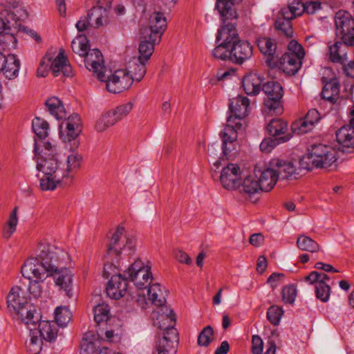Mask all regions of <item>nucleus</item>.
<instances>
[{
  "instance_id": "obj_55",
  "label": "nucleus",
  "mask_w": 354,
  "mask_h": 354,
  "mask_svg": "<svg viewBox=\"0 0 354 354\" xmlns=\"http://www.w3.org/2000/svg\"><path fill=\"white\" fill-rule=\"evenodd\" d=\"M313 128L310 122L307 121L305 118L295 121L291 126L292 132L297 135L306 133Z\"/></svg>"
},
{
  "instance_id": "obj_32",
  "label": "nucleus",
  "mask_w": 354,
  "mask_h": 354,
  "mask_svg": "<svg viewBox=\"0 0 354 354\" xmlns=\"http://www.w3.org/2000/svg\"><path fill=\"white\" fill-rule=\"evenodd\" d=\"M329 55L331 62L343 64L347 62V47L340 41H336L329 46Z\"/></svg>"
},
{
  "instance_id": "obj_64",
  "label": "nucleus",
  "mask_w": 354,
  "mask_h": 354,
  "mask_svg": "<svg viewBox=\"0 0 354 354\" xmlns=\"http://www.w3.org/2000/svg\"><path fill=\"white\" fill-rule=\"evenodd\" d=\"M42 149L41 151V155L39 156H48L50 157L56 156L55 145L51 144L50 142H42Z\"/></svg>"
},
{
  "instance_id": "obj_18",
  "label": "nucleus",
  "mask_w": 354,
  "mask_h": 354,
  "mask_svg": "<svg viewBox=\"0 0 354 354\" xmlns=\"http://www.w3.org/2000/svg\"><path fill=\"white\" fill-rule=\"evenodd\" d=\"M238 188L245 198L253 203L259 199L260 194L263 192L259 178L256 175H249L245 177Z\"/></svg>"
},
{
  "instance_id": "obj_15",
  "label": "nucleus",
  "mask_w": 354,
  "mask_h": 354,
  "mask_svg": "<svg viewBox=\"0 0 354 354\" xmlns=\"http://www.w3.org/2000/svg\"><path fill=\"white\" fill-rule=\"evenodd\" d=\"M107 90L113 93H119L131 87L132 77L126 70L120 69L114 72L111 77L106 76Z\"/></svg>"
},
{
  "instance_id": "obj_4",
  "label": "nucleus",
  "mask_w": 354,
  "mask_h": 354,
  "mask_svg": "<svg viewBox=\"0 0 354 354\" xmlns=\"http://www.w3.org/2000/svg\"><path fill=\"white\" fill-rule=\"evenodd\" d=\"M304 56L302 46L297 41L292 40L288 46V51L279 59V68L287 75H295L301 68Z\"/></svg>"
},
{
  "instance_id": "obj_54",
  "label": "nucleus",
  "mask_w": 354,
  "mask_h": 354,
  "mask_svg": "<svg viewBox=\"0 0 354 354\" xmlns=\"http://www.w3.org/2000/svg\"><path fill=\"white\" fill-rule=\"evenodd\" d=\"M94 320L97 325L109 319V308L105 303L99 304L93 308Z\"/></svg>"
},
{
  "instance_id": "obj_59",
  "label": "nucleus",
  "mask_w": 354,
  "mask_h": 354,
  "mask_svg": "<svg viewBox=\"0 0 354 354\" xmlns=\"http://www.w3.org/2000/svg\"><path fill=\"white\" fill-rule=\"evenodd\" d=\"M133 106L134 104L132 102H128L127 103L118 105L115 109H113V112L118 120L120 121L126 118L131 112Z\"/></svg>"
},
{
  "instance_id": "obj_27",
  "label": "nucleus",
  "mask_w": 354,
  "mask_h": 354,
  "mask_svg": "<svg viewBox=\"0 0 354 354\" xmlns=\"http://www.w3.org/2000/svg\"><path fill=\"white\" fill-rule=\"evenodd\" d=\"M257 46L260 51L266 55V62L269 66L274 65V58L277 50V42L270 37H261L257 39Z\"/></svg>"
},
{
  "instance_id": "obj_42",
  "label": "nucleus",
  "mask_w": 354,
  "mask_h": 354,
  "mask_svg": "<svg viewBox=\"0 0 354 354\" xmlns=\"http://www.w3.org/2000/svg\"><path fill=\"white\" fill-rule=\"evenodd\" d=\"M30 339L26 342L27 351L30 354H39L42 349L43 339L32 327L30 326Z\"/></svg>"
},
{
  "instance_id": "obj_44",
  "label": "nucleus",
  "mask_w": 354,
  "mask_h": 354,
  "mask_svg": "<svg viewBox=\"0 0 354 354\" xmlns=\"http://www.w3.org/2000/svg\"><path fill=\"white\" fill-rule=\"evenodd\" d=\"M282 15L288 19H295L305 12L304 1L294 0L288 7L281 9Z\"/></svg>"
},
{
  "instance_id": "obj_60",
  "label": "nucleus",
  "mask_w": 354,
  "mask_h": 354,
  "mask_svg": "<svg viewBox=\"0 0 354 354\" xmlns=\"http://www.w3.org/2000/svg\"><path fill=\"white\" fill-rule=\"evenodd\" d=\"M283 301L286 304H293L296 296L297 289L295 286L289 285L284 287L281 291Z\"/></svg>"
},
{
  "instance_id": "obj_8",
  "label": "nucleus",
  "mask_w": 354,
  "mask_h": 354,
  "mask_svg": "<svg viewBox=\"0 0 354 354\" xmlns=\"http://www.w3.org/2000/svg\"><path fill=\"white\" fill-rule=\"evenodd\" d=\"M242 128V123L234 124L232 117H228L227 124L220 135L222 138V154L226 159L234 157L239 149L237 143L238 131Z\"/></svg>"
},
{
  "instance_id": "obj_57",
  "label": "nucleus",
  "mask_w": 354,
  "mask_h": 354,
  "mask_svg": "<svg viewBox=\"0 0 354 354\" xmlns=\"http://www.w3.org/2000/svg\"><path fill=\"white\" fill-rule=\"evenodd\" d=\"M213 329L210 326H205L198 336L197 343L200 346H207L213 338Z\"/></svg>"
},
{
  "instance_id": "obj_63",
  "label": "nucleus",
  "mask_w": 354,
  "mask_h": 354,
  "mask_svg": "<svg viewBox=\"0 0 354 354\" xmlns=\"http://www.w3.org/2000/svg\"><path fill=\"white\" fill-rule=\"evenodd\" d=\"M263 342L259 335H253L252 338V351L253 354H262Z\"/></svg>"
},
{
  "instance_id": "obj_21",
  "label": "nucleus",
  "mask_w": 354,
  "mask_h": 354,
  "mask_svg": "<svg viewBox=\"0 0 354 354\" xmlns=\"http://www.w3.org/2000/svg\"><path fill=\"white\" fill-rule=\"evenodd\" d=\"M270 167L275 173L278 180L289 179L297 174V169L293 162L279 158H272L269 162Z\"/></svg>"
},
{
  "instance_id": "obj_2",
  "label": "nucleus",
  "mask_w": 354,
  "mask_h": 354,
  "mask_svg": "<svg viewBox=\"0 0 354 354\" xmlns=\"http://www.w3.org/2000/svg\"><path fill=\"white\" fill-rule=\"evenodd\" d=\"M242 0H217L216 8L218 10L222 21V26L218 29L216 41L225 44L233 45L239 39L236 26L238 14L236 4Z\"/></svg>"
},
{
  "instance_id": "obj_37",
  "label": "nucleus",
  "mask_w": 354,
  "mask_h": 354,
  "mask_svg": "<svg viewBox=\"0 0 354 354\" xmlns=\"http://www.w3.org/2000/svg\"><path fill=\"white\" fill-rule=\"evenodd\" d=\"M259 180L263 192H269L274 187L278 179L274 171L268 165V168L261 172Z\"/></svg>"
},
{
  "instance_id": "obj_61",
  "label": "nucleus",
  "mask_w": 354,
  "mask_h": 354,
  "mask_svg": "<svg viewBox=\"0 0 354 354\" xmlns=\"http://www.w3.org/2000/svg\"><path fill=\"white\" fill-rule=\"evenodd\" d=\"M30 280L28 285V291L31 295L35 298L41 297L42 293V288L40 285V281H42L39 279L32 278Z\"/></svg>"
},
{
  "instance_id": "obj_11",
  "label": "nucleus",
  "mask_w": 354,
  "mask_h": 354,
  "mask_svg": "<svg viewBox=\"0 0 354 354\" xmlns=\"http://www.w3.org/2000/svg\"><path fill=\"white\" fill-rule=\"evenodd\" d=\"M40 144L35 142L34 152L35 157L37 159V170L44 175H64V164L59 161L56 156L50 157L39 156V149Z\"/></svg>"
},
{
  "instance_id": "obj_17",
  "label": "nucleus",
  "mask_w": 354,
  "mask_h": 354,
  "mask_svg": "<svg viewBox=\"0 0 354 354\" xmlns=\"http://www.w3.org/2000/svg\"><path fill=\"white\" fill-rule=\"evenodd\" d=\"M167 20L162 12H153L149 18V26L142 28V34L150 36L154 40H160L161 36L166 30Z\"/></svg>"
},
{
  "instance_id": "obj_23",
  "label": "nucleus",
  "mask_w": 354,
  "mask_h": 354,
  "mask_svg": "<svg viewBox=\"0 0 354 354\" xmlns=\"http://www.w3.org/2000/svg\"><path fill=\"white\" fill-rule=\"evenodd\" d=\"M264 77L257 73L246 74L242 80V86L248 95H257L262 89Z\"/></svg>"
},
{
  "instance_id": "obj_41",
  "label": "nucleus",
  "mask_w": 354,
  "mask_h": 354,
  "mask_svg": "<svg viewBox=\"0 0 354 354\" xmlns=\"http://www.w3.org/2000/svg\"><path fill=\"white\" fill-rule=\"evenodd\" d=\"M147 292L149 299L151 300L154 305L162 306L165 303L167 293L162 290L159 283H155L150 285Z\"/></svg>"
},
{
  "instance_id": "obj_58",
  "label": "nucleus",
  "mask_w": 354,
  "mask_h": 354,
  "mask_svg": "<svg viewBox=\"0 0 354 354\" xmlns=\"http://www.w3.org/2000/svg\"><path fill=\"white\" fill-rule=\"evenodd\" d=\"M283 314L282 308L277 306H272L267 312V318L270 323L274 326L279 324L280 319Z\"/></svg>"
},
{
  "instance_id": "obj_12",
  "label": "nucleus",
  "mask_w": 354,
  "mask_h": 354,
  "mask_svg": "<svg viewBox=\"0 0 354 354\" xmlns=\"http://www.w3.org/2000/svg\"><path fill=\"white\" fill-rule=\"evenodd\" d=\"M109 22L108 10L101 6H95L88 11L86 17H81L75 26L79 32H83L89 26L98 28L108 24Z\"/></svg>"
},
{
  "instance_id": "obj_50",
  "label": "nucleus",
  "mask_w": 354,
  "mask_h": 354,
  "mask_svg": "<svg viewBox=\"0 0 354 354\" xmlns=\"http://www.w3.org/2000/svg\"><path fill=\"white\" fill-rule=\"evenodd\" d=\"M32 127L39 138L45 139L48 136L49 124L45 120L38 117L34 118L32 122Z\"/></svg>"
},
{
  "instance_id": "obj_36",
  "label": "nucleus",
  "mask_w": 354,
  "mask_h": 354,
  "mask_svg": "<svg viewBox=\"0 0 354 354\" xmlns=\"http://www.w3.org/2000/svg\"><path fill=\"white\" fill-rule=\"evenodd\" d=\"M322 95L323 99L335 103L339 96V84L337 80L333 79L324 86Z\"/></svg>"
},
{
  "instance_id": "obj_28",
  "label": "nucleus",
  "mask_w": 354,
  "mask_h": 354,
  "mask_svg": "<svg viewBox=\"0 0 354 354\" xmlns=\"http://www.w3.org/2000/svg\"><path fill=\"white\" fill-rule=\"evenodd\" d=\"M160 40H154L152 37L146 36L142 34L140 30V43L138 48L139 56L138 58L147 62L152 55L154 50V45L160 42Z\"/></svg>"
},
{
  "instance_id": "obj_29",
  "label": "nucleus",
  "mask_w": 354,
  "mask_h": 354,
  "mask_svg": "<svg viewBox=\"0 0 354 354\" xmlns=\"http://www.w3.org/2000/svg\"><path fill=\"white\" fill-rule=\"evenodd\" d=\"M146 62H147L138 57H133L129 62V69L127 72L129 73L130 77H132L133 82L134 80L140 82L142 80L147 71L145 66Z\"/></svg>"
},
{
  "instance_id": "obj_43",
  "label": "nucleus",
  "mask_w": 354,
  "mask_h": 354,
  "mask_svg": "<svg viewBox=\"0 0 354 354\" xmlns=\"http://www.w3.org/2000/svg\"><path fill=\"white\" fill-rule=\"evenodd\" d=\"M2 17H4L6 23V28H10L11 26L15 27L17 25V22L23 20L28 17V13L26 10L19 8L14 11H6V14H1Z\"/></svg>"
},
{
  "instance_id": "obj_47",
  "label": "nucleus",
  "mask_w": 354,
  "mask_h": 354,
  "mask_svg": "<svg viewBox=\"0 0 354 354\" xmlns=\"http://www.w3.org/2000/svg\"><path fill=\"white\" fill-rule=\"evenodd\" d=\"M292 19H288L282 15L281 10H280L275 21L276 29L281 31L286 37H292L293 35V30L291 24Z\"/></svg>"
},
{
  "instance_id": "obj_14",
  "label": "nucleus",
  "mask_w": 354,
  "mask_h": 354,
  "mask_svg": "<svg viewBox=\"0 0 354 354\" xmlns=\"http://www.w3.org/2000/svg\"><path fill=\"white\" fill-rule=\"evenodd\" d=\"M84 63L86 68L93 72L99 80H106L107 68L104 66L102 54L98 49L90 50L84 56Z\"/></svg>"
},
{
  "instance_id": "obj_19",
  "label": "nucleus",
  "mask_w": 354,
  "mask_h": 354,
  "mask_svg": "<svg viewBox=\"0 0 354 354\" xmlns=\"http://www.w3.org/2000/svg\"><path fill=\"white\" fill-rule=\"evenodd\" d=\"M129 282L127 279L121 274L113 275L106 286L107 295L114 299L123 297L128 290Z\"/></svg>"
},
{
  "instance_id": "obj_26",
  "label": "nucleus",
  "mask_w": 354,
  "mask_h": 354,
  "mask_svg": "<svg viewBox=\"0 0 354 354\" xmlns=\"http://www.w3.org/2000/svg\"><path fill=\"white\" fill-rule=\"evenodd\" d=\"M48 275L46 274V277ZM52 276H53L55 279L56 285L62 288L68 297H71L72 294L71 291L72 274L71 271L68 268H63L62 265L60 267H59L58 270L56 271V272H55Z\"/></svg>"
},
{
  "instance_id": "obj_13",
  "label": "nucleus",
  "mask_w": 354,
  "mask_h": 354,
  "mask_svg": "<svg viewBox=\"0 0 354 354\" xmlns=\"http://www.w3.org/2000/svg\"><path fill=\"white\" fill-rule=\"evenodd\" d=\"M261 90L267 95V99L264 101L266 108L276 113L280 112L281 100L283 95L281 84L278 82L270 81L263 84Z\"/></svg>"
},
{
  "instance_id": "obj_49",
  "label": "nucleus",
  "mask_w": 354,
  "mask_h": 354,
  "mask_svg": "<svg viewBox=\"0 0 354 354\" xmlns=\"http://www.w3.org/2000/svg\"><path fill=\"white\" fill-rule=\"evenodd\" d=\"M291 135H286L279 138H266L260 144V149L264 153H270L277 145L288 141Z\"/></svg>"
},
{
  "instance_id": "obj_6",
  "label": "nucleus",
  "mask_w": 354,
  "mask_h": 354,
  "mask_svg": "<svg viewBox=\"0 0 354 354\" xmlns=\"http://www.w3.org/2000/svg\"><path fill=\"white\" fill-rule=\"evenodd\" d=\"M49 64L50 70L55 77L58 76L61 73L64 76L68 77L73 76L72 67L64 55V49H60L59 53L54 59L48 54L44 56L37 70L39 75L46 76L47 71H46L44 66L46 65L48 66Z\"/></svg>"
},
{
  "instance_id": "obj_34",
  "label": "nucleus",
  "mask_w": 354,
  "mask_h": 354,
  "mask_svg": "<svg viewBox=\"0 0 354 354\" xmlns=\"http://www.w3.org/2000/svg\"><path fill=\"white\" fill-rule=\"evenodd\" d=\"M71 151L67 157L66 167H64L65 178H68L71 174L75 172L81 167L82 156L71 147Z\"/></svg>"
},
{
  "instance_id": "obj_53",
  "label": "nucleus",
  "mask_w": 354,
  "mask_h": 354,
  "mask_svg": "<svg viewBox=\"0 0 354 354\" xmlns=\"http://www.w3.org/2000/svg\"><path fill=\"white\" fill-rule=\"evenodd\" d=\"M231 49L232 46L221 42L212 50V55L217 59L227 60L230 59L231 60Z\"/></svg>"
},
{
  "instance_id": "obj_52",
  "label": "nucleus",
  "mask_w": 354,
  "mask_h": 354,
  "mask_svg": "<svg viewBox=\"0 0 354 354\" xmlns=\"http://www.w3.org/2000/svg\"><path fill=\"white\" fill-rule=\"evenodd\" d=\"M71 317L72 314L68 308L62 306L56 308L55 310V319L57 325L61 327H65L71 321Z\"/></svg>"
},
{
  "instance_id": "obj_30",
  "label": "nucleus",
  "mask_w": 354,
  "mask_h": 354,
  "mask_svg": "<svg viewBox=\"0 0 354 354\" xmlns=\"http://www.w3.org/2000/svg\"><path fill=\"white\" fill-rule=\"evenodd\" d=\"M335 24L337 36L351 29L354 30V21L348 12H337L335 15Z\"/></svg>"
},
{
  "instance_id": "obj_45",
  "label": "nucleus",
  "mask_w": 354,
  "mask_h": 354,
  "mask_svg": "<svg viewBox=\"0 0 354 354\" xmlns=\"http://www.w3.org/2000/svg\"><path fill=\"white\" fill-rule=\"evenodd\" d=\"M22 289L19 286H15L11 288L7 296V305L9 310L12 312L21 305L26 302L24 297L20 296Z\"/></svg>"
},
{
  "instance_id": "obj_39",
  "label": "nucleus",
  "mask_w": 354,
  "mask_h": 354,
  "mask_svg": "<svg viewBox=\"0 0 354 354\" xmlns=\"http://www.w3.org/2000/svg\"><path fill=\"white\" fill-rule=\"evenodd\" d=\"M118 122L113 110H109L103 113L96 121L95 129L98 132H103L109 127L113 126Z\"/></svg>"
},
{
  "instance_id": "obj_56",
  "label": "nucleus",
  "mask_w": 354,
  "mask_h": 354,
  "mask_svg": "<svg viewBox=\"0 0 354 354\" xmlns=\"http://www.w3.org/2000/svg\"><path fill=\"white\" fill-rule=\"evenodd\" d=\"M330 286L326 282H319L315 285V294L317 299L326 302L330 295Z\"/></svg>"
},
{
  "instance_id": "obj_51",
  "label": "nucleus",
  "mask_w": 354,
  "mask_h": 354,
  "mask_svg": "<svg viewBox=\"0 0 354 354\" xmlns=\"http://www.w3.org/2000/svg\"><path fill=\"white\" fill-rule=\"evenodd\" d=\"M297 245L300 250L310 252H316L320 249L319 244L316 241L304 235H300L297 238Z\"/></svg>"
},
{
  "instance_id": "obj_35",
  "label": "nucleus",
  "mask_w": 354,
  "mask_h": 354,
  "mask_svg": "<svg viewBox=\"0 0 354 354\" xmlns=\"http://www.w3.org/2000/svg\"><path fill=\"white\" fill-rule=\"evenodd\" d=\"M1 72L8 80L15 78L19 73L20 68V61L15 55H9L6 57V63L3 66Z\"/></svg>"
},
{
  "instance_id": "obj_33",
  "label": "nucleus",
  "mask_w": 354,
  "mask_h": 354,
  "mask_svg": "<svg viewBox=\"0 0 354 354\" xmlns=\"http://www.w3.org/2000/svg\"><path fill=\"white\" fill-rule=\"evenodd\" d=\"M268 133L274 138H279L286 135H290L288 133V122L282 119H273L266 126Z\"/></svg>"
},
{
  "instance_id": "obj_31",
  "label": "nucleus",
  "mask_w": 354,
  "mask_h": 354,
  "mask_svg": "<svg viewBox=\"0 0 354 354\" xmlns=\"http://www.w3.org/2000/svg\"><path fill=\"white\" fill-rule=\"evenodd\" d=\"M337 142L344 147L354 148V129L349 125H344L336 132Z\"/></svg>"
},
{
  "instance_id": "obj_40",
  "label": "nucleus",
  "mask_w": 354,
  "mask_h": 354,
  "mask_svg": "<svg viewBox=\"0 0 354 354\" xmlns=\"http://www.w3.org/2000/svg\"><path fill=\"white\" fill-rule=\"evenodd\" d=\"M45 105L49 113L57 120H61L66 117V111L62 101L56 97H52L46 100Z\"/></svg>"
},
{
  "instance_id": "obj_25",
  "label": "nucleus",
  "mask_w": 354,
  "mask_h": 354,
  "mask_svg": "<svg viewBox=\"0 0 354 354\" xmlns=\"http://www.w3.org/2000/svg\"><path fill=\"white\" fill-rule=\"evenodd\" d=\"M36 326H32L38 335L44 340L49 342H54L57 336V326L54 322L41 321L37 322Z\"/></svg>"
},
{
  "instance_id": "obj_62",
  "label": "nucleus",
  "mask_w": 354,
  "mask_h": 354,
  "mask_svg": "<svg viewBox=\"0 0 354 354\" xmlns=\"http://www.w3.org/2000/svg\"><path fill=\"white\" fill-rule=\"evenodd\" d=\"M305 12L308 15L315 14L322 8V3L319 1H304Z\"/></svg>"
},
{
  "instance_id": "obj_5",
  "label": "nucleus",
  "mask_w": 354,
  "mask_h": 354,
  "mask_svg": "<svg viewBox=\"0 0 354 354\" xmlns=\"http://www.w3.org/2000/svg\"><path fill=\"white\" fill-rule=\"evenodd\" d=\"M124 228L118 226L113 234L107 248L109 254L131 255L136 251V239L133 235L124 236Z\"/></svg>"
},
{
  "instance_id": "obj_20",
  "label": "nucleus",
  "mask_w": 354,
  "mask_h": 354,
  "mask_svg": "<svg viewBox=\"0 0 354 354\" xmlns=\"http://www.w3.org/2000/svg\"><path fill=\"white\" fill-rule=\"evenodd\" d=\"M249 105V99L245 96L237 95L230 100L229 108L232 115L229 117H232L234 124L241 123V120L248 115Z\"/></svg>"
},
{
  "instance_id": "obj_38",
  "label": "nucleus",
  "mask_w": 354,
  "mask_h": 354,
  "mask_svg": "<svg viewBox=\"0 0 354 354\" xmlns=\"http://www.w3.org/2000/svg\"><path fill=\"white\" fill-rule=\"evenodd\" d=\"M65 178L64 175H44L39 180V187L42 191L55 190Z\"/></svg>"
},
{
  "instance_id": "obj_10",
  "label": "nucleus",
  "mask_w": 354,
  "mask_h": 354,
  "mask_svg": "<svg viewBox=\"0 0 354 354\" xmlns=\"http://www.w3.org/2000/svg\"><path fill=\"white\" fill-rule=\"evenodd\" d=\"M80 124V118L76 113L71 115L59 124L60 138L64 142L71 143L73 149H77L79 147L77 138L81 131Z\"/></svg>"
},
{
  "instance_id": "obj_16",
  "label": "nucleus",
  "mask_w": 354,
  "mask_h": 354,
  "mask_svg": "<svg viewBox=\"0 0 354 354\" xmlns=\"http://www.w3.org/2000/svg\"><path fill=\"white\" fill-rule=\"evenodd\" d=\"M242 171L237 164L230 163L221 172L220 181L226 189H235L240 185Z\"/></svg>"
},
{
  "instance_id": "obj_46",
  "label": "nucleus",
  "mask_w": 354,
  "mask_h": 354,
  "mask_svg": "<svg viewBox=\"0 0 354 354\" xmlns=\"http://www.w3.org/2000/svg\"><path fill=\"white\" fill-rule=\"evenodd\" d=\"M18 209L19 207L17 206L15 207L9 215L6 224L3 229V237L4 239H8L10 238L16 231L17 225L18 224Z\"/></svg>"
},
{
  "instance_id": "obj_48",
  "label": "nucleus",
  "mask_w": 354,
  "mask_h": 354,
  "mask_svg": "<svg viewBox=\"0 0 354 354\" xmlns=\"http://www.w3.org/2000/svg\"><path fill=\"white\" fill-rule=\"evenodd\" d=\"M73 51L80 56L84 57L88 53V40L84 35H80L72 41Z\"/></svg>"
},
{
  "instance_id": "obj_1",
  "label": "nucleus",
  "mask_w": 354,
  "mask_h": 354,
  "mask_svg": "<svg viewBox=\"0 0 354 354\" xmlns=\"http://www.w3.org/2000/svg\"><path fill=\"white\" fill-rule=\"evenodd\" d=\"M67 257L68 254L63 249L48 242L40 243L36 256L24 262L21 274L28 279L36 278L44 281L46 274L53 275L56 272Z\"/></svg>"
},
{
  "instance_id": "obj_7",
  "label": "nucleus",
  "mask_w": 354,
  "mask_h": 354,
  "mask_svg": "<svg viewBox=\"0 0 354 354\" xmlns=\"http://www.w3.org/2000/svg\"><path fill=\"white\" fill-rule=\"evenodd\" d=\"M162 319L169 322L168 326L164 327L159 324L158 327L164 330L163 336L160 338L156 344V354H176L177 346L178 344V333L177 330L173 326L175 321L171 316H162Z\"/></svg>"
},
{
  "instance_id": "obj_22",
  "label": "nucleus",
  "mask_w": 354,
  "mask_h": 354,
  "mask_svg": "<svg viewBox=\"0 0 354 354\" xmlns=\"http://www.w3.org/2000/svg\"><path fill=\"white\" fill-rule=\"evenodd\" d=\"M231 53V61L241 64L252 57V46L248 41L239 39L232 45Z\"/></svg>"
},
{
  "instance_id": "obj_3",
  "label": "nucleus",
  "mask_w": 354,
  "mask_h": 354,
  "mask_svg": "<svg viewBox=\"0 0 354 354\" xmlns=\"http://www.w3.org/2000/svg\"><path fill=\"white\" fill-rule=\"evenodd\" d=\"M336 151L330 146L315 144L308 148L306 156L300 160L302 168L310 171L313 168H328L336 160Z\"/></svg>"
},
{
  "instance_id": "obj_24",
  "label": "nucleus",
  "mask_w": 354,
  "mask_h": 354,
  "mask_svg": "<svg viewBox=\"0 0 354 354\" xmlns=\"http://www.w3.org/2000/svg\"><path fill=\"white\" fill-rule=\"evenodd\" d=\"M12 312L17 315L19 318L28 327V328H30V326H36L39 322V315H35V307L27 301Z\"/></svg>"
},
{
  "instance_id": "obj_9",
  "label": "nucleus",
  "mask_w": 354,
  "mask_h": 354,
  "mask_svg": "<svg viewBox=\"0 0 354 354\" xmlns=\"http://www.w3.org/2000/svg\"><path fill=\"white\" fill-rule=\"evenodd\" d=\"M124 273L139 289L148 287L152 280L151 267L140 259H136Z\"/></svg>"
}]
</instances>
